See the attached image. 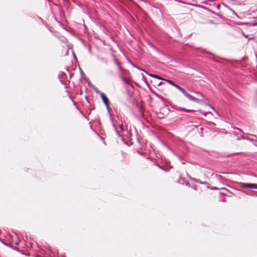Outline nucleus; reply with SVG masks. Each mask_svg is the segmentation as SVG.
<instances>
[{
	"mask_svg": "<svg viewBox=\"0 0 257 257\" xmlns=\"http://www.w3.org/2000/svg\"><path fill=\"white\" fill-rule=\"evenodd\" d=\"M240 187L242 188H251L257 189V184L240 183Z\"/></svg>",
	"mask_w": 257,
	"mask_h": 257,
	"instance_id": "obj_1",
	"label": "nucleus"
},
{
	"mask_svg": "<svg viewBox=\"0 0 257 257\" xmlns=\"http://www.w3.org/2000/svg\"><path fill=\"white\" fill-rule=\"evenodd\" d=\"M96 92L100 94V97L105 105L109 104L108 99L103 93L99 92L98 91H97Z\"/></svg>",
	"mask_w": 257,
	"mask_h": 257,
	"instance_id": "obj_2",
	"label": "nucleus"
},
{
	"mask_svg": "<svg viewBox=\"0 0 257 257\" xmlns=\"http://www.w3.org/2000/svg\"><path fill=\"white\" fill-rule=\"evenodd\" d=\"M184 96H186L191 101L196 102L198 100V98L189 94L187 92H186V93L184 94Z\"/></svg>",
	"mask_w": 257,
	"mask_h": 257,
	"instance_id": "obj_3",
	"label": "nucleus"
},
{
	"mask_svg": "<svg viewBox=\"0 0 257 257\" xmlns=\"http://www.w3.org/2000/svg\"><path fill=\"white\" fill-rule=\"evenodd\" d=\"M184 96H186L191 101L196 102L198 100V98L189 94L187 92H186V93L184 94Z\"/></svg>",
	"mask_w": 257,
	"mask_h": 257,
	"instance_id": "obj_4",
	"label": "nucleus"
},
{
	"mask_svg": "<svg viewBox=\"0 0 257 257\" xmlns=\"http://www.w3.org/2000/svg\"><path fill=\"white\" fill-rule=\"evenodd\" d=\"M114 62L116 65L117 66L118 69L121 71L122 70V68L120 66V63L118 62L115 55H113Z\"/></svg>",
	"mask_w": 257,
	"mask_h": 257,
	"instance_id": "obj_5",
	"label": "nucleus"
},
{
	"mask_svg": "<svg viewBox=\"0 0 257 257\" xmlns=\"http://www.w3.org/2000/svg\"><path fill=\"white\" fill-rule=\"evenodd\" d=\"M171 106L173 109L177 110L179 111H184V110H185V108L179 107L176 105H171Z\"/></svg>",
	"mask_w": 257,
	"mask_h": 257,
	"instance_id": "obj_6",
	"label": "nucleus"
},
{
	"mask_svg": "<svg viewBox=\"0 0 257 257\" xmlns=\"http://www.w3.org/2000/svg\"><path fill=\"white\" fill-rule=\"evenodd\" d=\"M147 75L150 76L151 77L155 78L158 79L159 80H163L164 79L161 76L156 75V74H153L148 73Z\"/></svg>",
	"mask_w": 257,
	"mask_h": 257,
	"instance_id": "obj_7",
	"label": "nucleus"
},
{
	"mask_svg": "<svg viewBox=\"0 0 257 257\" xmlns=\"http://www.w3.org/2000/svg\"><path fill=\"white\" fill-rule=\"evenodd\" d=\"M163 80H165L166 82H167L168 83H169L170 85H171L172 86H174L175 84L173 81H172L171 80L165 79H164Z\"/></svg>",
	"mask_w": 257,
	"mask_h": 257,
	"instance_id": "obj_8",
	"label": "nucleus"
},
{
	"mask_svg": "<svg viewBox=\"0 0 257 257\" xmlns=\"http://www.w3.org/2000/svg\"><path fill=\"white\" fill-rule=\"evenodd\" d=\"M113 127H114V129L115 130V133H116V134L118 137H120V134H119V133L118 131L117 130V128H116V126H115L114 124H113Z\"/></svg>",
	"mask_w": 257,
	"mask_h": 257,
	"instance_id": "obj_9",
	"label": "nucleus"
},
{
	"mask_svg": "<svg viewBox=\"0 0 257 257\" xmlns=\"http://www.w3.org/2000/svg\"><path fill=\"white\" fill-rule=\"evenodd\" d=\"M121 80L125 84H127L128 83V81L124 77H121Z\"/></svg>",
	"mask_w": 257,
	"mask_h": 257,
	"instance_id": "obj_10",
	"label": "nucleus"
},
{
	"mask_svg": "<svg viewBox=\"0 0 257 257\" xmlns=\"http://www.w3.org/2000/svg\"><path fill=\"white\" fill-rule=\"evenodd\" d=\"M173 86H174L175 87L177 88L179 91H180V90L182 88L181 87H180L179 85H178V84H177L176 83L175 84V85Z\"/></svg>",
	"mask_w": 257,
	"mask_h": 257,
	"instance_id": "obj_11",
	"label": "nucleus"
},
{
	"mask_svg": "<svg viewBox=\"0 0 257 257\" xmlns=\"http://www.w3.org/2000/svg\"><path fill=\"white\" fill-rule=\"evenodd\" d=\"M196 182L200 184H205V182H201L200 180L194 179Z\"/></svg>",
	"mask_w": 257,
	"mask_h": 257,
	"instance_id": "obj_12",
	"label": "nucleus"
},
{
	"mask_svg": "<svg viewBox=\"0 0 257 257\" xmlns=\"http://www.w3.org/2000/svg\"><path fill=\"white\" fill-rule=\"evenodd\" d=\"M137 68L138 69H139V70H140L142 71H143V72H145V73L147 74L148 72H147L145 70H144V69H142V68H141L139 67V66H138V67H137Z\"/></svg>",
	"mask_w": 257,
	"mask_h": 257,
	"instance_id": "obj_13",
	"label": "nucleus"
},
{
	"mask_svg": "<svg viewBox=\"0 0 257 257\" xmlns=\"http://www.w3.org/2000/svg\"><path fill=\"white\" fill-rule=\"evenodd\" d=\"M184 111L187 112H192L194 111V110L192 109H188L186 108H185V110H184Z\"/></svg>",
	"mask_w": 257,
	"mask_h": 257,
	"instance_id": "obj_14",
	"label": "nucleus"
},
{
	"mask_svg": "<svg viewBox=\"0 0 257 257\" xmlns=\"http://www.w3.org/2000/svg\"><path fill=\"white\" fill-rule=\"evenodd\" d=\"M106 107V108H107V111L110 113V108L109 106V104H107V105H105Z\"/></svg>",
	"mask_w": 257,
	"mask_h": 257,
	"instance_id": "obj_15",
	"label": "nucleus"
},
{
	"mask_svg": "<svg viewBox=\"0 0 257 257\" xmlns=\"http://www.w3.org/2000/svg\"><path fill=\"white\" fill-rule=\"evenodd\" d=\"M180 92H181L184 95L186 93V91L183 89V88L180 90Z\"/></svg>",
	"mask_w": 257,
	"mask_h": 257,
	"instance_id": "obj_16",
	"label": "nucleus"
},
{
	"mask_svg": "<svg viewBox=\"0 0 257 257\" xmlns=\"http://www.w3.org/2000/svg\"><path fill=\"white\" fill-rule=\"evenodd\" d=\"M119 127L120 128V129H121L122 131H123V130H124V129H123V125L122 123H121V124H120L119 125Z\"/></svg>",
	"mask_w": 257,
	"mask_h": 257,
	"instance_id": "obj_17",
	"label": "nucleus"
},
{
	"mask_svg": "<svg viewBox=\"0 0 257 257\" xmlns=\"http://www.w3.org/2000/svg\"><path fill=\"white\" fill-rule=\"evenodd\" d=\"M58 257H65V255L64 254H58Z\"/></svg>",
	"mask_w": 257,
	"mask_h": 257,
	"instance_id": "obj_18",
	"label": "nucleus"
},
{
	"mask_svg": "<svg viewBox=\"0 0 257 257\" xmlns=\"http://www.w3.org/2000/svg\"><path fill=\"white\" fill-rule=\"evenodd\" d=\"M48 249L50 250V251L55 253L54 251L53 250H52L51 247L49 245H48Z\"/></svg>",
	"mask_w": 257,
	"mask_h": 257,
	"instance_id": "obj_19",
	"label": "nucleus"
},
{
	"mask_svg": "<svg viewBox=\"0 0 257 257\" xmlns=\"http://www.w3.org/2000/svg\"><path fill=\"white\" fill-rule=\"evenodd\" d=\"M0 241H1V242H2L3 244H5V245H7V246H9V244H8V243H5V242L2 240H2H0Z\"/></svg>",
	"mask_w": 257,
	"mask_h": 257,
	"instance_id": "obj_20",
	"label": "nucleus"
},
{
	"mask_svg": "<svg viewBox=\"0 0 257 257\" xmlns=\"http://www.w3.org/2000/svg\"><path fill=\"white\" fill-rule=\"evenodd\" d=\"M250 26H257V23H251V24H250Z\"/></svg>",
	"mask_w": 257,
	"mask_h": 257,
	"instance_id": "obj_21",
	"label": "nucleus"
},
{
	"mask_svg": "<svg viewBox=\"0 0 257 257\" xmlns=\"http://www.w3.org/2000/svg\"><path fill=\"white\" fill-rule=\"evenodd\" d=\"M251 141L253 142V144L255 145V144H257V141L254 140H251Z\"/></svg>",
	"mask_w": 257,
	"mask_h": 257,
	"instance_id": "obj_22",
	"label": "nucleus"
},
{
	"mask_svg": "<svg viewBox=\"0 0 257 257\" xmlns=\"http://www.w3.org/2000/svg\"><path fill=\"white\" fill-rule=\"evenodd\" d=\"M14 243L16 244V245H19V242L18 241H16V242H14Z\"/></svg>",
	"mask_w": 257,
	"mask_h": 257,
	"instance_id": "obj_23",
	"label": "nucleus"
},
{
	"mask_svg": "<svg viewBox=\"0 0 257 257\" xmlns=\"http://www.w3.org/2000/svg\"><path fill=\"white\" fill-rule=\"evenodd\" d=\"M209 23L211 24H214V22L212 20H210L209 21Z\"/></svg>",
	"mask_w": 257,
	"mask_h": 257,
	"instance_id": "obj_24",
	"label": "nucleus"
},
{
	"mask_svg": "<svg viewBox=\"0 0 257 257\" xmlns=\"http://www.w3.org/2000/svg\"><path fill=\"white\" fill-rule=\"evenodd\" d=\"M160 168H161V169H163V170H164L165 171H167V170L166 169H163L162 167H160Z\"/></svg>",
	"mask_w": 257,
	"mask_h": 257,
	"instance_id": "obj_25",
	"label": "nucleus"
},
{
	"mask_svg": "<svg viewBox=\"0 0 257 257\" xmlns=\"http://www.w3.org/2000/svg\"><path fill=\"white\" fill-rule=\"evenodd\" d=\"M133 66L134 67L136 68H137V67H138L137 66H136V65H135V64H133Z\"/></svg>",
	"mask_w": 257,
	"mask_h": 257,
	"instance_id": "obj_26",
	"label": "nucleus"
},
{
	"mask_svg": "<svg viewBox=\"0 0 257 257\" xmlns=\"http://www.w3.org/2000/svg\"><path fill=\"white\" fill-rule=\"evenodd\" d=\"M209 2H213L214 0H208Z\"/></svg>",
	"mask_w": 257,
	"mask_h": 257,
	"instance_id": "obj_27",
	"label": "nucleus"
},
{
	"mask_svg": "<svg viewBox=\"0 0 257 257\" xmlns=\"http://www.w3.org/2000/svg\"><path fill=\"white\" fill-rule=\"evenodd\" d=\"M13 238H14V237H17V235L16 234V235H15V236H13Z\"/></svg>",
	"mask_w": 257,
	"mask_h": 257,
	"instance_id": "obj_28",
	"label": "nucleus"
},
{
	"mask_svg": "<svg viewBox=\"0 0 257 257\" xmlns=\"http://www.w3.org/2000/svg\"><path fill=\"white\" fill-rule=\"evenodd\" d=\"M161 84H162V82H160V83L158 84V85H161Z\"/></svg>",
	"mask_w": 257,
	"mask_h": 257,
	"instance_id": "obj_29",
	"label": "nucleus"
},
{
	"mask_svg": "<svg viewBox=\"0 0 257 257\" xmlns=\"http://www.w3.org/2000/svg\"><path fill=\"white\" fill-rule=\"evenodd\" d=\"M206 113H203V115H205V116L206 115Z\"/></svg>",
	"mask_w": 257,
	"mask_h": 257,
	"instance_id": "obj_30",
	"label": "nucleus"
},
{
	"mask_svg": "<svg viewBox=\"0 0 257 257\" xmlns=\"http://www.w3.org/2000/svg\"><path fill=\"white\" fill-rule=\"evenodd\" d=\"M219 7H220V6H219V5H218V6H217V8H219Z\"/></svg>",
	"mask_w": 257,
	"mask_h": 257,
	"instance_id": "obj_31",
	"label": "nucleus"
},
{
	"mask_svg": "<svg viewBox=\"0 0 257 257\" xmlns=\"http://www.w3.org/2000/svg\"><path fill=\"white\" fill-rule=\"evenodd\" d=\"M255 146H257V144H255Z\"/></svg>",
	"mask_w": 257,
	"mask_h": 257,
	"instance_id": "obj_32",
	"label": "nucleus"
},
{
	"mask_svg": "<svg viewBox=\"0 0 257 257\" xmlns=\"http://www.w3.org/2000/svg\"><path fill=\"white\" fill-rule=\"evenodd\" d=\"M0 240H2V239L0 238Z\"/></svg>",
	"mask_w": 257,
	"mask_h": 257,
	"instance_id": "obj_33",
	"label": "nucleus"
},
{
	"mask_svg": "<svg viewBox=\"0 0 257 257\" xmlns=\"http://www.w3.org/2000/svg\"><path fill=\"white\" fill-rule=\"evenodd\" d=\"M256 137L257 138V136Z\"/></svg>",
	"mask_w": 257,
	"mask_h": 257,
	"instance_id": "obj_34",
	"label": "nucleus"
}]
</instances>
